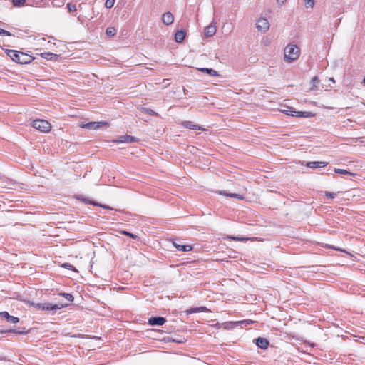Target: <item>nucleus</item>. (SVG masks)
Here are the masks:
<instances>
[{
    "label": "nucleus",
    "mask_w": 365,
    "mask_h": 365,
    "mask_svg": "<svg viewBox=\"0 0 365 365\" xmlns=\"http://www.w3.org/2000/svg\"><path fill=\"white\" fill-rule=\"evenodd\" d=\"M31 306L37 311L51 312L53 314L56 311L65 307L66 305L63 304H51V303H35L31 302Z\"/></svg>",
    "instance_id": "1"
},
{
    "label": "nucleus",
    "mask_w": 365,
    "mask_h": 365,
    "mask_svg": "<svg viewBox=\"0 0 365 365\" xmlns=\"http://www.w3.org/2000/svg\"><path fill=\"white\" fill-rule=\"evenodd\" d=\"M300 54V49L295 45L289 44L284 50V59L288 63L297 60Z\"/></svg>",
    "instance_id": "2"
},
{
    "label": "nucleus",
    "mask_w": 365,
    "mask_h": 365,
    "mask_svg": "<svg viewBox=\"0 0 365 365\" xmlns=\"http://www.w3.org/2000/svg\"><path fill=\"white\" fill-rule=\"evenodd\" d=\"M9 52L11 53V59L19 64H28L34 59V57L24 52L16 50Z\"/></svg>",
    "instance_id": "3"
},
{
    "label": "nucleus",
    "mask_w": 365,
    "mask_h": 365,
    "mask_svg": "<svg viewBox=\"0 0 365 365\" xmlns=\"http://www.w3.org/2000/svg\"><path fill=\"white\" fill-rule=\"evenodd\" d=\"M32 126L33 128L44 133H47L51 129V125L46 120H35L32 123Z\"/></svg>",
    "instance_id": "4"
},
{
    "label": "nucleus",
    "mask_w": 365,
    "mask_h": 365,
    "mask_svg": "<svg viewBox=\"0 0 365 365\" xmlns=\"http://www.w3.org/2000/svg\"><path fill=\"white\" fill-rule=\"evenodd\" d=\"M115 143H138L139 142V139L135 136H132L130 135H124L121 136H118L116 140H114Z\"/></svg>",
    "instance_id": "5"
},
{
    "label": "nucleus",
    "mask_w": 365,
    "mask_h": 365,
    "mask_svg": "<svg viewBox=\"0 0 365 365\" xmlns=\"http://www.w3.org/2000/svg\"><path fill=\"white\" fill-rule=\"evenodd\" d=\"M216 24L215 20H213L204 29V36H205L206 38L212 37L215 34L217 31Z\"/></svg>",
    "instance_id": "6"
},
{
    "label": "nucleus",
    "mask_w": 365,
    "mask_h": 365,
    "mask_svg": "<svg viewBox=\"0 0 365 365\" xmlns=\"http://www.w3.org/2000/svg\"><path fill=\"white\" fill-rule=\"evenodd\" d=\"M166 322V319L162 316L151 317L148 319V325L150 326H161Z\"/></svg>",
    "instance_id": "7"
},
{
    "label": "nucleus",
    "mask_w": 365,
    "mask_h": 365,
    "mask_svg": "<svg viewBox=\"0 0 365 365\" xmlns=\"http://www.w3.org/2000/svg\"><path fill=\"white\" fill-rule=\"evenodd\" d=\"M256 28L258 29V31L266 32L269 28V23L267 19L261 18L257 21Z\"/></svg>",
    "instance_id": "8"
},
{
    "label": "nucleus",
    "mask_w": 365,
    "mask_h": 365,
    "mask_svg": "<svg viewBox=\"0 0 365 365\" xmlns=\"http://www.w3.org/2000/svg\"><path fill=\"white\" fill-rule=\"evenodd\" d=\"M0 317L6 319V321L11 324H16L19 322V318L14 315H10L7 311H2L0 312Z\"/></svg>",
    "instance_id": "9"
},
{
    "label": "nucleus",
    "mask_w": 365,
    "mask_h": 365,
    "mask_svg": "<svg viewBox=\"0 0 365 365\" xmlns=\"http://www.w3.org/2000/svg\"><path fill=\"white\" fill-rule=\"evenodd\" d=\"M254 342L258 348L262 349H267L269 345V340L267 338H262V336H258L254 339Z\"/></svg>",
    "instance_id": "10"
},
{
    "label": "nucleus",
    "mask_w": 365,
    "mask_h": 365,
    "mask_svg": "<svg viewBox=\"0 0 365 365\" xmlns=\"http://www.w3.org/2000/svg\"><path fill=\"white\" fill-rule=\"evenodd\" d=\"M108 123L106 122H91L86 124H83L81 126L83 128H88L91 130H96L101 126L107 125Z\"/></svg>",
    "instance_id": "11"
},
{
    "label": "nucleus",
    "mask_w": 365,
    "mask_h": 365,
    "mask_svg": "<svg viewBox=\"0 0 365 365\" xmlns=\"http://www.w3.org/2000/svg\"><path fill=\"white\" fill-rule=\"evenodd\" d=\"M216 193L219 194L220 195H222V196L228 197H231V198H235V199H237V200H244V196L242 195H240V194L227 192L225 190L216 191Z\"/></svg>",
    "instance_id": "12"
},
{
    "label": "nucleus",
    "mask_w": 365,
    "mask_h": 365,
    "mask_svg": "<svg viewBox=\"0 0 365 365\" xmlns=\"http://www.w3.org/2000/svg\"><path fill=\"white\" fill-rule=\"evenodd\" d=\"M173 245L180 252H187L192 250V246L190 245H180L178 244L176 241H173Z\"/></svg>",
    "instance_id": "13"
},
{
    "label": "nucleus",
    "mask_w": 365,
    "mask_h": 365,
    "mask_svg": "<svg viewBox=\"0 0 365 365\" xmlns=\"http://www.w3.org/2000/svg\"><path fill=\"white\" fill-rule=\"evenodd\" d=\"M327 164L328 163L325 161H309L306 163V166L310 168H324L327 166Z\"/></svg>",
    "instance_id": "14"
},
{
    "label": "nucleus",
    "mask_w": 365,
    "mask_h": 365,
    "mask_svg": "<svg viewBox=\"0 0 365 365\" xmlns=\"http://www.w3.org/2000/svg\"><path fill=\"white\" fill-rule=\"evenodd\" d=\"M186 36V31L184 29L178 30L175 32V35H174V39L177 43H182L184 41Z\"/></svg>",
    "instance_id": "15"
},
{
    "label": "nucleus",
    "mask_w": 365,
    "mask_h": 365,
    "mask_svg": "<svg viewBox=\"0 0 365 365\" xmlns=\"http://www.w3.org/2000/svg\"><path fill=\"white\" fill-rule=\"evenodd\" d=\"M162 21L165 25H170L173 22V16L170 12H165L162 16Z\"/></svg>",
    "instance_id": "16"
},
{
    "label": "nucleus",
    "mask_w": 365,
    "mask_h": 365,
    "mask_svg": "<svg viewBox=\"0 0 365 365\" xmlns=\"http://www.w3.org/2000/svg\"><path fill=\"white\" fill-rule=\"evenodd\" d=\"M168 341L175 342L177 344H183L187 341V339L182 336H168Z\"/></svg>",
    "instance_id": "17"
},
{
    "label": "nucleus",
    "mask_w": 365,
    "mask_h": 365,
    "mask_svg": "<svg viewBox=\"0 0 365 365\" xmlns=\"http://www.w3.org/2000/svg\"><path fill=\"white\" fill-rule=\"evenodd\" d=\"M76 199L78 200H80L82 202H83L84 204L86 205H93V206H97V205H99V202H96L94 200H89L82 195H78L76 197Z\"/></svg>",
    "instance_id": "18"
},
{
    "label": "nucleus",
    "mask_w": 365,
    "mask_h": 365,
    "mask_svg": "<svg viewBox=\"0 0 365 365\" xmlns=\"http://www.w3.org/2000/svg\"><path fill=\"white\" fill-rule=\"evenodd\" d=\"M238 324H240L238 322H226L222 324V327L224 329L231 330L235 329Z\"/></svg>",
    "instance_id": "19"
},
{
    "label": "nucleus",
    "mask_w": 365,
    "mask_h": 365,
    "mask_svg": "<svg viewBox=\"0 0 365 365\" xmlns=\"http://www.w3.org/2000/svg\"><path fill=\"white\" fill-rule=\"evenodd\" d=\"M198 71L201 73H207V75H210L211 76H218V73L212 69V68H198Z\"/></svg>",
    "instance_id": "20"
},
{
    "label": "nucleus",
    "mask_w": 365,
    "mask_h": 365,
    "mask_svg": "<svg viewBox=\"0 0 365 365\" xmlns=\"http://www.w3.org/2000/svg\"><path fill=\"white\" fill-rule=\"evenodd\" d=\"M42 57L47 60L56 61L57 60L58 55L51 52H44L41 54Z\"/></svg>",
    "instance_id": "21"
},
{
    "label": "nucleus",
    "mask_w": 365,
    "mask_h": 365,
    "mask_svg": "<svg viewBox=\"0 0 365 365\" xmlns=\"http://www.w3.org/2000/svg\"><path fill=\"white\" fill-rule=\"evenodd\" d=\"M320 80L317 76H314L312 77L310 80V90L311 91H316L317 88V84L319 83Z\"/></svg>",
    "instance_id": "22"
},
{
    "label": "nucleus",
    "mask_w": 365,
    "mask_h": 365,
    "mask_svg": "<svg viewBox=\"0 0 365 365\" xmlns=\"http://www.w3.org/2000/svg\"><path fill=\"white\" fill-rule=\"evenodd\" d=\"M295 114L294 117L299 118H310L313 115V113L308 111H296L294 112Z\"/></svg>",
    "instance_id": "23"
},
{
    "label": "nucleus",
    "mask_w": 365,
    "mask_h": 365,
    "mask_svg": "<svg viewBox=\"0 0 365 365\" xmlns=\"http://www.w3.org/2000/svg\"><path fill=\"white\" fill-rule=\"evenodd\" d=\"M8 331H10V333H14L19 335H24L28 333V331H26L25 328L10 329H8Z\"/></svg>",
    "instance_id": "24"
},
{
    "label": "nucleus",
    "mask_w": 365,
    "mask_h": 365,
    "mask_svg": "<svg viewBox=\"0 0 365 365\" xmlns=\"http://www.w3.org/2000/svg\"><path fill=\"white\" fill-rule=\"evenodd\" d=\"M183 125H185V128H190V129H203L201 127H199L198 125H194L192 122L191 121H185L183 123Z\"/></svg>",
    "instance_id": "25"
},
{
    "label": "nucleus",
    "mask_w": 365,
    "mask_h": 365,
    "mask_svg": "<svg viewBox=\"0 0 365 365\" xmlns=\"http://www.w3.org/2000/svg\"><path fill=\"white\" fill-rule=\"evenodd\" d=\"M116 29L115 27L113 26H108L106 28V34L108 36H114L115 34H116Z\"/></svg>",
    "instance_id": "26"
},
{
    "label": "nucleus",
    "mask_w": 365,
    "mask_h": 365,
    "mask_svg": "<svg viewBox=\"0 0 365 365\" xmlns=\"http://www.w3.org/2000/svg\"><path fill=\"white\" fill-rule=\"evenodd\" d=\"M334 173L337 174H341V175H349L351 176H354L355 174L349 172V170H344V169H340V168H335Z\"/></svg>",
    "instance_id": "27"
},
{
    "label": "nucleus",
    "mask_w": 365,
    "mask_h": 365,
    "mask_svg": "<svg viewBox=\"0 0 365 365\" xmlns=\"http://www.w3.org/2000/svg\"><path fill=\"white\" fill-rule=\"evenodd\" d=\"M206 309H207L205 307L191 308L189 311H187V313H200V312H205Z\"/></svg>",
    "instance_id": "28"
},
{
    "label": "nucleus",
    "mask_w": 365,
    "mask_h": 365,
    "mask_svg": "<svg viewBox=\"0 0 365 365\" xmlns=\"http://www.w3.org/2000/svg\"><path fill=\"white\" fill-rule=\"evenodd\" d=\"M120 233L121 235H125L129 236V237H130L131 238H133L134 240H138L139 239V237L137 235L133 234V232H130V231L123 230V231H120Z\"/></svg>",
    "instance_id": "29"
},
{
    "label": "nucleus",
    "mask_w": 365,
    "mask_h": 365,
    "mask_svg": "<svg viewBox=\"0 0 365 365\" xmlns=\"http://www.w3.org/2000/svg\"><path fill=\"white\" fill-rule=\"evenodd\" d=\"M61 267L65 268V269H70V270H73L74 272H78V270L73 265L71 264V263L69 262H65V263H63L61 264Z\"/></svg>",
    "instance_id": "30"
},
{
    "label": "nucleus",
    "mask_w": 365,
    "mask_h": 365,
    "mask_svg": "<svg viewBox=\"0 0 365 365\" xmlns=\"http://www.w3.org/2000/svg\"><path fill=\"white\" fill-rule=\"evenodd\" d=\"M59 295L63 296L68 302H73L74 300V297L71 293L61 292V293L59 294Z\"/></svg>",
    "instance_id": "31"
},
{
    "label": "nucleus",
    "mask_w": 365,
    "mask_h": 365,
    "mask_svg": "<svg viewBox=\"0 0 365 365\" xmlns=\"http://www.w3.org/2000/svg\"><path fill=\"white\" fill-rule=\"evenodd\" d=\"M26 0H11V3H13V6L15 7H21L24 5Z\"/></svg>",
    "instance_id": "32"
},
{
    "label": "nucleus",
    "mask_w": 365,
    "mask_h": 365,
    "mask_svg": "<svg viewBox=\"0 0 365 365\" xmlns=\"http://www.w3.org/2000/svg\"><path fill=\"white\" fill-rule=\"evenodd\" d=\"M305 7L307 9L313 8L315 4V0H304Z\"/></svg>",
    "instance_id": "33"
},
{
    "label": "nucleus",
    "mask_w": 365,
    "mask_h": 365,
    "mask_svg": "<svg viewBox=\"0 0 365 365\" xmlns=\"http://www.w3.org/2000/svg\"><path fill=\"white\" fill-rule=\"evenodd\" d=\"M2 35L8 36H15V34H11V32L0 28V36Z\"/></svg>",
    "instance_id": "34"
},
{
    "label": "nucleus",
    "mask_w": 365,
    "mask_h": 365,
    "mask_svg": "<svg viewBox=\"0 0 365 365\" xmlns=\"http://www.w3.org/2000/svg\"><path fill=\"white\" fill-rule=\"evenodd\" d=\"M145 112L152 116H158V114L150 108H144Z\"/></svg>",
    "instance_id": "35"
},
{
    "label": "nucleus",
    "mask_w": 365,
    "mask_h": 365,
    "mask_svg": "<svg viewBox=\"0 0 365 365\" xmlns=\"http://www.w3.org/2000/svg\"><path fill=\"white\" fill-rule=\"evenodd\" d=\"M297 110H294L292 108H289L288 110H283V113H286L288 115L294 117L295 114L294 112H296Z\"/></svg>",
    "instance_id": "36"
},
{
    "label": "nucleus",
    "mask_w": 365,
    "mask_h": 365,
    "mask_svg": "<svg viewBox=\"0 0 365 365\" xmlns=\"http://www.w3.org/2000/svg\"><path fill=\"white\" fill-rule=\"evenodd\" d=\"M115 4V0H106L105 3V6L107 9H111Z\"/></svg>",
    "instance_id": "37"
},
{
    "label": "nucleus",
    "mask_w": 365,
    "mask_h": 365,
    "mask_svg": "<svg viewBox=\"0 0 365 365\" xmlns=\"http://www.w3.org/2000/svg\"><path fill=\"white\" fill-rule=\"evenodd\" d=\"M67 9H68L70 12H73L76 11V6L72 3H68L67 4Z\"/></svg>",
    "instance_id": "38"
},
{
    "label": "nucleus",
    "mask_w": 365,
    "mask_h": 365,
    "mask_svg": "<svg viewBox=\"0 0 365 365\" xmlns=\"http://www.w3.org/2000/svg\"><path fill=\"white\" fill-rule=\"evenodd\" d=\"M324 195L328 199H334L336 197V194L334 193V192H331L326 191L324 192Z\"/></svg>",
    "instance_id": "39"
},
{
    "label": "nucleus",
    "mask_w": 365,
    "mask_h": 365,
    "mask_svg": "<svg viewBox=\"0 0 365 365\" xmlns=\"http://www.w3.org/2000/svg\"><path fill=\"white\" fill-rule=\"evenodd\" d=\"M230 238L233 239L236 241H245L247 240V237H235V236H230Z\"/></svg>",
    "instance_id": "40"
},
{
    "label": "nucleus",
    "mask_w": 365,
    "mask_h": 365,
    "mask_svg": "<svg viewBox=\"0 0 365 365\" xmlns=\"http://www.w3.org/2000/svg\"><path fill=\"white\" fill-rule=\"evenodd\" d=\"M96 206H98L99 207H103L105 209L113 210V208L112 207H109V205H102L101 203H99V205H96Z\"/></svg>",
    "instance_id": "41"
},
{
    "label": "nucleus",
    "mask_w": 365,
    "mask_h": 365,
    "mask_svg": "<svg viewBox=\"0 0 365 365\" xmlns=\"http://www.w3.org/2000/svg\"><path fill=\"white\" fill-rule=\"evenodd\" d=\"M14 51L15 50H13V49H5V53L11 58V53H10L9 51Z\"/></svg>",
    "instance_id": "42"
},
{
    "label": "nucleus",
    "mask_w": 365,
    "mask_h": 365,
    "mask_svg": "<svg viewBox=\"0 0 365 365\" xmlns=\"http://www.w3.org/2000/svg\"><path fill=\"white\" fill-rule=\"evenodd\" d=\"M10 331H8V329H1L0 330V334H9Z\"/></svg>",
    "instance_id": "43"
},
{
    "label": "nucleus",
    "mask_w": 365,
    "mask_h": 365,
    "mask_svg": "<svg viewBox=\"0 0 365 365\" xmlns=\"http://www.w3.org/2000/svg\"><path fill=\"white\" fill-rule=\"evenodd\" d=\"M240 324H245V325L249 324L250 322L248 320L240 321Z\"/></svg>",
    "instance_id": "44"
},
{
    "label": "nucleus",
    "mask_w": 365,
    "mask_h": 365,
    "mask_svg": "<svg viewBox=\"0 0 365 365\" xmlns=\"http://www.w3.org/2000/svg\"><path fill=\"white\" fill-rule=\"evenodd\" d=\"M215 327H217V329H220V327H222V324H219V323H217L215 325Z\"/></svg>",
    "instance_id": "45"
},
{
    "label": "nucleus",
    "mask_w": 365,
    "mask_h": 365,
    "mask_svg": "<svg viewBox=\"0 0 365 365\" xmlns=\"http://www.w3.org/2000/svg\"><path fill=\"white\" fill-rule=\"evenodd\" d=\"M277 1L279 3V4H283L286 1V0H277Z\"/></svg>",
    "instance_id": "46"
},
{
    "label": "nucleus",
    "mask_w": 365,
    "mask_h": 365,
    "mask_svg": "<svg viewBox=\"0 0 365 365\" xmlns=\"http://www.w3.org/2000/svg\"><path fill=\"white\" fill-rule=\"evenodd\" d=\"M329 81H330V82L334 83V78H329Z\"/></svg>",
    "instance_id": "47"
},
{
    "label": "nucleus",
    "mask_w": 365,
    "mask_h": 365,
    "mask_svg": "<svg viewBox=\"0 0 365 365\" xmlns=\"http://www.w3.org/2000/svg\"><path fill=\"white\" fill-rule=\"evenodd\" d=\"M362 83L365 85V76L363 78Z\"/></svg>",
    "instance_id": "48"
}]
</instances>
